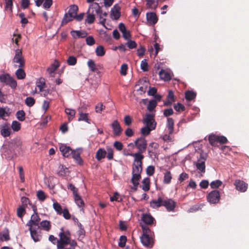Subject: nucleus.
<instances>
[{
  "mask_svg": "<svg viewBox=\"0 0 249 249\" xmlns=\"http://www.w3.org/2000/svg\"><path fill=\"white\" fill-rule=\"evenodd\" d=\"M40 227L42 230L49 231L51 229L50 222L48 220H43L40 223Z\"/></svg>",
  "mask_w": 249,
  "mask_h": 249,
  "instance_id": "nucleus-33",
  "label": "nucleus"
},
{
  "mask_svg": "<svg viewBox=\"0 0 249 249\" xmlns=\"http://www.w3.org/2000/svg\"><path fill=\"white\" fill-rule=\"evenodd\" d=\"M16 75L18 79H23L26 76V73L22 68H19L16 71Z\"/></svg>",
  "mask_w": 249,
  "mask_h": 249,
  "instance_id": "nucleus-41",
  "label": "nucleus"
},
{
  "mask_svg": "<svg viewBox=\"0 0 249 249\" xmlns=\"http://www.w3.org/2000/svg\"><path fill=\"white\" fill-rule=\"evenodd\" d=\"M208 201L211 204L218 203L220 198L219 191L215 190L211 191L207 196Z\"/></svg>",
  "mask_w": 249,
  "mask_h": 249,
  "instance_id": "nucleus-7",
  "label": "nucleus"
},
{
  "mask_svg": "<svg viewBox=\"0 0 249 249\" xmlns=\"http://www.w3.org/2000/svg\"><path fill=\"white\" fill-rule=\"evenodd\" d=\"M154 117V115L152 114L147 113L145 115V117L143 120V123L146 124V126L142 127L141 129V132L142 135L147 136L152 130L155 129L156 123Z\"/></svg>",
  "mask_w": 249,
  "mask_h": 249,
  "instance_id": "nucleus-1",
  "label": "nucleus"
},
{
  "mask_svg": "<svg viewBox=\"0 0 249 249\" xmlns=\"http://www.w3.org/2000/svg\"><path fill=\"white\" fill-rule=\"evenodd\" d=\"M36 211L34 210V213L32 215L31 219L27 223V226H29V228L33 227V226H39L38 223L40 219Z\"/></svg>",
  "mask_w": 249,
  "mask_h": 249,
  "instance_id": "nucleus-13",
  "label": "nucleus"
},
{
  "mask_svg": "<svg viewBox=\"0 0 249 249\" xmlns=\"http://www.w3.org/2000/svg\"><path fill=\"white\" fill-rule=\"evenodd\" d=\"M71 36L74 38H84L87 36L88 33L85 31H71Z\"/></svg>",
  "mask_w": 249,
  "mask_h": 249,
  "instance_id": "nucleus-23",
  "label": "nucleus"
},
{
  "mask_svg": "<svg viewBox=\"0 0 249 249\" xmlns=\"http://www.w3.org/2000/svg\"><path fill=\"white\" fill-rule=\"evenodd\" d=\"M120 7L115 4L111 8L110 11V17L112 19L117 20L120 17Z\"/></svg>",
  "mask_w": 249,
  "mask_h": 249,
  "instance_id": "nucleus-19",
  "label": "nucleus"
},
{
  "mask_svg": "<svg viewBox=\"0 0 249 249\" xmlns=\"http://www.w3.org/2000/svg\"><path fill=\"white\" fill-rule=\"evenodd\" d=\"M141 241L142 245L146 247L152 248L153 246V236L142 235Z\"/></svg>",
  "mask_w": 249,
  "mask_h": 249,
  "instance_id": "nucleus-14",
  "label": "nucleus"
},
{
  "mask_svg": "<svg viewBox=\"0 0 249 249\" xmlns=\"http://www.w3.org/2000/svg\"><path fill=\"white\" fill-rule=\"evenodd\" d=\"M89 68L91 71H95L96 70V65L94 61L92 59H89L87 63Z\"/></svg>",
  "mask_w": 249,
  "mask_h": 249,
  "instance_id": "nucleus-54",
  "label": "nucleus"
},
{
  "mask_svg": "<svg viewBox=\"0 0 249 249\" xmlns=\"http://www.w3.org/2000/svg\"><path fill=\"white\" fill-rule=\"evenodd\" d=\"M146 174L147 175L152 176L155 172V167L153 165L148 166L146 168Z\"/></svg>",
  "mask_w": 249,
  "mask_h": 249,
  "instance_id": "nucleus-64",
  "label": "nucleus"
},
{
  "mask_svg": "<svg viewBox=\"0 0 249 249\" xmlns=\"http://www.w3.org/2000/svg\"><path fill=\"white\" fill-rule=\"evenodd\" d=\"M65 112L66 114L70 115L69 120H70L71 118H73L75 115V110L69 108L65 109Z\"/></svg>",
  "mask_w": 249,
  "mask_h": 249,
  "instance_id": "nucleus-57",
  "label": "nucleus"
},
{
  "mask_svg": "<svg viewBox=\"0 0 249 249\" xmlns=\"http://www.w3.org/2000/svg\"><path fill=\"white\" fill-rule=\"evenodd\" d=\"M60 232L58 234L59 237L58 240V245L57 248L58 249H64L67 245L69 244L71 234L69 231L64 230V228L62 227L60 229Z\"/></svg>",
  "mask_w": 249,
  "mask_h": 249,
  "instance_id": "nucleus-2",
  "label": "nucleus"
},
{
  "mask_svg": "<svg viewBox=\"0 0 249 249\" xmlns=\"http://www.w3.org/2000/svg\"><path fill=\"white\" fill-rule=\"evenodd\" d=\"M142 221L146 225H151L156 221L150 213H143L141 217Z\"/></svg>",
  "mask_w": 249,
  "mask_h": 249,
  "instance_id": "nucleus-18",
  "label": "nucleus"
},
{
  "mask_svg": "<svg viewBox=\"0 0 249 249\" xmlns=\"http://www.w3.org/2000/svg\"><path fill=\"white\" fill-rule=\"evenodd\" d=\"M142 190L145 191L147 192L150 189V179L149 178H144L142 181Z\"/></svg>",
  "mask_w": 249,
  "mask_h": 249,
  "instance_id": "nucleus-39",
  "label": "nucleus"
},
{
  "mask_svg": "<svg viewBox=\"0 0 249 249\" xmlns=\"http://www.w3.org/2000/svg\"><path fill=\"white\" fill-rule=\"evenodd\" d=\"M113 146L118 151H121L123 148V143L119 141H115L113 143Z\"/></svg>",
  "mask_w": 249,
  "mask_h": 249,
  "instance_id": "nucleus-59",
  "label": "nucleus"
},
{
  "mask_svg": "<svg viewBox=\"0 0 249 249\" xmlns=\"http://www.w3.org/2000/svg\"><path fill=\"white\" fill-rule=\"evenodd\" d=\"M210 143L213 146H217L218 143V136L211 134L208 137Z\"/></svg>",
  "mask_w": 249,
  "mask_h": 249,
  "instance_id": "nucleus-37",
  "label": "nucleus"
},
{
  "mask_svg": "<svg viewBox=\"0 0 249 249\" xmlns=\"http://www.w3.org/2000/svg\"><path fill=\"white\" fill-rule=\"evenodd\" d=\"M126 240V237L125 235L121 236L118 243L119 246L121 248H124L125 245Z\"/></svg>",
  "mask_w": 249,
  "mask_h": 249,
  "instance_id": "nucleus-55",
  "label": "nucleus"
},
{
  "mask_svg": "<svg viewBox=\"0 0 249 249\" xmlns=\"http://www.w3.org/2000/svg\"><path fill=\"white\" fill-rule=\"evenodd\" d=\"M127 40L128 41L126 44L130 49H134L137 47V43L135 41L131 40L130 39Z\"/></svg>",
  "mask_w": 249,
  "mask_h": 249,
  "instance_id": "nucleus-62",
  "label": "nucleus"
},
{
  "mask_svg": "<svg viewBox=\"0 0 249 249\" xmlns=\"http://www.w3.org/2000/svg\"><path fill=\"white\" fill-rule=\"evenodd\" d=\"M162 203V206H164L169 212L173 211L175 208V202L172 199L163 198Z\"/></svg>",
  "mask_w": 249,
  "mask_h": 249,
  "instance_id": "nucleus-16",
  "label": "nucleus"
},
{
  "mask_svg": "<svg viewBox=\"0 0 249 249\" xmlns=\"http://www.w3.org/2000/svg\"><path fill=\"white\" fill-rule=\"evenodd\" d=\"M81 154V151L80 149L73 150L71 154L72 158L74 160L75 162L80 165L83 164V160L80 156Z\"/></svg>",
  "mask_w": 249,
  "mask_h": 249,
  "instance_id": "nucleus-15",
  "label": "nucleus"
},
{
  "mask_svg": "<svg viewBox=\"0 0 249 249\" xmlns=\"http://www.w3.org/2000/svg\"><path fill=\"white\" fill-rule=\"evenodd\" d=\"M141 226L142 230V235L153 236V232L150 230L147 226L141 224Z\"/></svg>",
  "mask_w": 249,
  "mask_h": 249,
  "instance_id": "nucleus-31",
  "label": "nucleus"
},
{
  "mask_svg": "<svg viewBox=\"0 0 249 249\" xmlns=\"http://www.w3.org/2000/svg\"><path fill=\"white\" fill-rule=\"evenodd\" d=\"M146 19L148 24L151 25H155L158 21V18L155 13H147Z\"/></svg>",
  "mask_w": 249,
  "mask_h": 249,
  "instance_id": "nucleus-20",
  "label": "nucleus"
},
{
  "mask_svg": "<svg viewBox=\"0 0 249 249\" xmlns=\"http://www.w3.org/2000/svg\"><path fill=\"white\" fill-rule=\"evenodd\" d=\"M142 172V165H135V163H133L132 174L141 175Z\"/></svg>",
  "mask_w": 249,
  "mask_h": 249,
  "instance_id": "nucleus-36",
  "label": "nucleus"
},
{
  "mask_svg": "<svg viewBox=\"0 0 249 249\" xmlns=\"http://www.w3.org/2000/svg\"><path fill=\"white\" fill-rule=\"evenodd\" d=\"M174 121L172 118H168L167 119L166 128L168 133L172 134L174 131Z\"/></svg>",
  "mask_w": 249,
  "mask_h": 249,
  "instance_id": "nucleus-28",
  "label": "nucleus"
},
{
  "mask_svg": "<svg viewBox=\"0 0 249 249\" xmlns=\"http://www.w3.org/2000/svg\"><path fill=\"white\" fill-rule=\"evenodd\" d=\"M105 106L103 105L102 103H98L95 106V112L98 113H101L102 111L105 109Z\"/></svg>",
  "mask_w": 249,
  "mask_h": 249,
  "instance_id": "nucleus-58",
  "label": "nucleus"
},
{
  "mask_svg": "<svg viewBox=\"0 0 249 249\" xmlns=\"http://www.w3.org/2000/svg\"><path fill=\"white\" fill-rule=\"evenodd\" d=\"M53 208L57 212V214H61L62 213V209L61 206L57 202H54L53 203Z\"/></svg>",
  "mask_w": 249,
  "mask_h": 249,
  "instance_id": "nucleus-49",
  "label": "nucleus"
},
{
  "mask_svg": "<svg viewBox=\"0 0 249 249\" xmlns=\"http://www.w3.org/2000/svg\"><path fill=\"white\" fill-rule=\"evenodd\" d=\"M73 196L75 203L79 208H81V210L83 211L85 203L81 196L77 193L74 195Z\"/></svg>",
  "mask_w": 249,
  "mask_h": 249,
  "instance_id": "nucleus-25",
  "label": "nucleus"
},
{
  "mask_svg": "<svg viewBox=\"0 0 249 249\" xmlns=\"http://www.w3.org/2000/svg\"><path fill=\"white\" fill-rule=\"evenodd\" d=\"M0 81L8 85L13 89H15L17 87V82L8 73H4L0 75Z\"/></svg>",
  "mask_w": 249,
  "mask_h": 249,
  "instance_id": "nucleus-4",
  "label": "nucleus"
},
{
  "mask_svg": "<svg viewBox=\"0 0 249 249\" xmlns=\"http://www.w3.org/2000/svg\"><path fill=\"white\" fill-rule=\"evenodd\" d=\"M67 63L70 66H74L77 63V58L73 55L70 56L67 60Z\"/></svg>",
  "mask_w": 249,
  "mask_h": 249,
  "instance_id": "nucleus-48",
  "label": "nucleus"
},
{
  "mask_svg": "<svg viewBox=\"0 0 249 249\" xmlns=\"http://www.w3.org/2000/svg\"><path fill=\"white\" fill-rule=\"evenodd\" d=\"M134 145L140 152H145L147 147V141L143 137L137 138L134 142Z\"/></svg>",
  "mask_w": 249,
  "mask_h": 249,
  "instance_id": "nucleus-6",
  "label": "nucleus"
},
{
  "mask_svg": "<svg viewBox=\"0 0 249 249\" xmlns=\"http://www.w3.org/2000/svg\"><path fill=\"white\" fill-rule=\"evenodd\" d=\"M78 10V7L77 5L75 4L71 5L70 6L68 13H66L64 16L62 20V24H66L68 22L72 20L77 14Z\"/></svg>",
  "mask_w": 249,
  "mask_h": 249,
  "instance_id": "nucleus-3",
  "label": "nucleus"
},
{
  "mask_svg": "<svg viewBox=\"0 0 249 249\" xmlns=\"http://www.w3.org/2000/svg\"><path fill=\"white\" fill-rule=\"evenodd\" d=\"M107 158L108 160H111L113 158V150L111 147H108L107 148Z\"/></svg>",
  "mask_w": 249,
  "mask_h": 249,
  "instance_id": "nucleus-61",
  "label": "nucleus"
},
{
  "mask_svg": "<svg viewBox=\"0 0 249 249\" xmlns=\"http://www.w3.org/2000/svg\"><path fill=\"white\" fill-rule=\"evenodd\" d=\"M174 107L177 111H184L185 109L184 106L179 103L174 104Z\"/></svg>",
  "mask_w": 249,
  "mask_h": 249,
  "instance_id": "nucleus-56",
  "label": "nucleus"
},
{
  "mask_svg": "<svg viewBox=\"0 0 249 249\" xmlns=\"http://www.w3.org/2000/svg\"><path fill=\"white\" fill-rule=\"evenodd\" d=\"M25 113L23 110H20L17 112L16 117L19 121H23L25 120Z\"/></svg>",
  "mask_w": 249,
  "mask_h": 249,
  "instance_id": "nucleus-47",
  "label": "nucleus"
},
{
  "mask_svg": "<svg viewBox=\"0 0 249 249\" xmlns=\"http://www.w3.org/2000/svg\"><path fill=\"white\" fill-rule=\"evenodd\" d=\"M25 213V206H20L17 209V215L20 218H22L24 213Z\"/></svg>",
  "mask_w": 249,
  "mask_h": 249,
  "instance_id": "nucleus-52",
  "label": "nucleus"
},
{
  "mask_svg": "<svg viewBox=\"0 0 249 249\" xmlns=\"http://www.w3.org/2000/svg\"><path fill=\"white\" fill-rule=\"evenodd\" d=\"M157 101L154 100H151L147 105V109L151 111H152L155 107L157 106Z\"/></svg>",
  "mask_w": 249,
  "mask_h": 249,
  "instance_id": "nucleus-50",
  "label": "nucleus"
},
{
  "mask_svg": "<svg viewBox=\"0 0 249 249\" xmlns=\"http://www.w3.org/2000/svg\"><path fill=\"white\" fill-rule=\"evenodd\" d=\"M163 174V183L166 184L170 183L172 178V175L171 174V172L168 170H166Z\"/></svg>",
  "mask_w": 249,
  "mask_h": 249,
  "instance_id": "nucleus-32",
  "label": "nucleus"
},
{
  "mask_svg": "<svg viewBox=\"0 0 249 249\" xmlns=\"http://www.w3.org/2000/svg\"><path fill=\"white\" fill-rule=\"evenodd\" d=\"M38 199L40 201H44L46 198V195L42 190H39L36 193Z\"/></svg>",
  "mask_w": 249,
  "mask_h": 249,
  "instance_id": "nucleus-44",
  "label": "nucleus"
},
{
  "mask_svg": "<svg viewBox=\"0 0 249 249\" xmlns=\"http://www.w3.org/2000/svg\"><path fill=\"white\" fill-rule=\"evenodd\" d=\"M205 158L202 156V155H200V158L198 160L197 162L196 163L197 169L203 173L205 171Z\"/></svg>",
  "mask_w": 249,
  "mask_h": 249,
  "instance_id": "nucleus-21",
  "label": "nucleus"
},
{
  "mask_svg": "<svg viewBox=\"0 0 249 249\" xmlns=\"http://www.w3.org/2000/svg\"><path fill=\"white\" fill-rule=\"evenodd\" d=\"M222 184V182L219 180L216 179L213 180L210 183V186L212 189H217L219 188Z\"/></svg>",
  "mask_w": 249,
  "mask_h": 249,
  "instance_id": "nucleus-46",
  "label": "nucleus"
},
{
  "mask_svg": "<svg viewBox=\"0 0 249 249\" xmlns=\"http://www.w3.org/2000/svg\"><path fill=\"white\" fill-rule=\"evenodd\" d=\"M39 228V226H38L36 228H34L33 227H30L29 228L30 231L31 236L35 242L39 241L41 238L40 231H38Z\"/></svg>",
  "mask_w": 249,
  "mask_h": 249,
  "instance_id": "nucleus-11",
  "label": "nucleus"
},
{
  "mask_svg": "<svg viewBox=\"0 0 249 249\" xmlns=\"http://www.w3.org/2000/svg\"><path fill=\"white\" fill-rule=\"evenodd\" d=\"M87 18L85 19L86 22L89 24L93 23L95 19V15L93 14V13H89L88 11L87 12Z\"/></svg>",
  "mask_w": 249,
  "mask_h": 249,
  "instance_id": "nucleus-40",
  "label": "nucleus"
},
{
  "mask_svg": "<svg viewBox=\"0 0 249 249\" xmlns=\"http://www.w3.org/2000/svg\"><path fill=\"white\" fill-rule=\"evenodd\" d=\"M78 111L79 112V117L78 119V121H85L86 123L90 124V120H89L88 118V113H84L82 112L81 108L80 107L78 108Z\"/></svg>",
  "mask_w": 249,
  "mask_h": 249,
  "instance_id": "nucleus-27",
  "label": "nucleus"
},
{
  "mask_svg": "<svg viewBox=\"0 0 249 249\" xmlns=\"http://www.w3.org/2000/svg\"><path fill=\"white\" fill-rule=\"evenodd\" d=\"M10 114V109L8 107H0V118H3L5 116H8Z\"/></svg>",
  "mask_w": 249,
  "mask_h": 249,
  "instance_id": "nucleus-43",
  "label": "nucleus"
},
{
  "mask_svg": "<svg viewBox=\"0 0 249 249\" xmlns=\"http://www.w3.org/2000/svg\"><path fill=\"white\" fill-rule=\"evenodd\" d=\"M132 178L131 182L133 185V187L132 188V189L136 190L137 189L138 185L139 184V181L141 178V175L132 174Z\"/></svg>",
  "mask_w": 249,
  "mask_h": 249,
  "instance_id": "nucleus-26",
  "label": "nucleus"
},
{
  "mask_svg": "<svg viewBox=\"0 0 249 249\" xmlns=\"http://www.w3.org/2000/svg\"><path fill=\"white\" fill-rule=\"evenodd\" d=\"M35 99L32 97H28L25 100L26 105L29 107H33L35 104Z\"/></svg>",
  "mask_w": 249,
  "mask_h": 249,
  "instance_id": "nucleus-45",
  "label": "nucleus"
},
{
  "mask_svg": "<svg viewBox=\"0 0 249 249\" xmlns=\"http://www.w3.org/2000/svg\"><path fill=\"white\" fill-rule=\"evenodd\" d=\"M59 150L63 156L68 157L72 152L73 150L69 146L65 144H61L59 146Z\"/></svg>",
  "mask_w": 249,
  "mask_h": 249,
  "instance_id": "nucleus-17",
  "label": "nucleus"
},
{
  "mask_svg": "<svg viewBox=\"0 0 249 249\" xmlns=\"http://www.w3.org/2000/svg\"><path fill=\"white\" fill-rule=\"evenodd\" d=\"M95 53L97 56L102 57L105 55L106 51L104 47L102 46H98L95 49Z\"/></svg>",
  "mask_w": 249,
  "mask_h": 249,
  "instance_id": "nucleus-38",
  "label": "nucleus"
},
{
  "mask_svg": "<svg viewBox=\"0 0 249 249\" xmlns=\"http://www.w3.org/2000/svg\"><path fill=\"white\" fill-rule=\"evenodd\" d=\"M88 12L93 13V14H97L99 16L100 18H102V10L99 3L97 2L89 4Z\"/></svg>",
  "mask_w": 249,
  "mask_h": 249,
  "instance_id": "nucleus-9",
  "label": "nucleus"
},
{
  "mask_svg": "<svg viewBox=\"0 0 249 249\" xmlns=\"http://www.w3.org/2000/svg\"><path fill=\"white\" fill-rule=\"evenodd\" d=\"M113 133L115 137H119L123 132L120 124L117 120H114L111 124Z\"/></svg>",
  "mask_w": 249,
  "mask_h": 249,
  "instance_id": "nucleus-10",
  "label": "nucleus"
},
{
  "mask_svg": "<svg viewBox=\"0 0 249 249\" xmlns=\"http://www.w3.org/2000/svg\"><path fill=\"white\" fill-rule=\"evenodd\" d=\"M143 153V152H140L139 151H138V152L135 153H124V154L125 156H130L133 157L134 158V159L133 163H135V165H142V160L144 158L143 155H142V153Z\"/></svg>",
  "mask_w": 249,
  "mask_h": 249,
  "instance_id": "nucleus-8",
  "label": "nucleus"
},
{
  "mask_svg": "<svg viewBox=\"0 0 249 249\" xmlns=\"http://www.w3.org/2000/svg\"><path fill=\"white\" fill-rule=\"evenodd\" d=\"M141 69L143 71H148L149 67L146 59H143L141 63Z\"/></svg>",
  "mask_w": 249,
  "mask_h": 249,
  "instance_id": "nucleus-53",
  "label": "nucleus"
},
{
  "mask_svg": "<svg viewBox=\"0 0 249 249\" xmlns=\"http://www.w3.org/2000/svg\"><path fill=\"white\" fill-rule=\"evenodd\" d=\"M36 86L39 89V91H42L45 86V80L43 77H40L36 82Z\"/></svg>",
  "mask_w": 249,
  "mask_h": 249,
  "instance_id": "nucleus-34",
  "label": "nucleus"
},
{
  "mask_svg": "<svg viewBox=\"0 0 249 249\" xmlns=\"http://www.w3.org/2000/svg\"><path fill=\"white\" fill-rule=\"evenodd\" d=\"M86 43L89 46H92L95 43V40L92 36H89L86 39Z\"/></svg>",
  "mask_w": 249,
  "mask_h": 249,
  "instance_id": "nucleus-63",
  "label": "nucleus"
},
{
  "mask_svg": "<svg viewBox=\"0 0 249 249\" xmlns=\"http://www.w3.org/2000/svg\"><path fill=\"white\" fill-rule=\"evenodd\" d=\"M160 78L164 81H169L171 79V75L170 72L168 71L161 69L159 73Z\"/></svg>",
  "mask_w": 249,
  "mask_h": 249,
  "instance_id": "nucleus-22",
  "label": "nucleus"
},
{
  "mask_svg": "<svg viewBox=\"0 0 249 249\" xmlns=\"http://www.w3.org/2000/svg\"><path fill=\"white\" fill-rule=\"evenodd\" d=\"M185 98L187 101H191L196 97V93L191 90H188L185 92Z\"/></svg>",
  "mask_w": 249,
  "mask_h": 249,
  "instance_id": "nucleus-42",
  "label": "nucleus"
},
{
  "mask_svg": "<svg viewBox=\"0 0 249 249\" xmlns=\"http://www.w3.org/2000/svg\"><path fill=\"white\" fill-rule=\"evenodd\" d=\"M234 185L237 191L243 193L247 191L248 186L247 183L240 179H236L234 182Z\"/></svg>",
  "mask_w": 249,
  "mask_h": 249,
  "instance_id": "nucleus-12",
  "label": "nucleus"
},
{
  "mask_svg": "<svg viewBox=\"0 0 249 249\" xmlns=\"http://www.w3.org/2000/svg\"><path fill=\"white\" fill-rule=\"evenodd\" d=\"M159 148V144L157 142H152L149 143L148 149L147 150H153L156 151V150Z\"/></svg>",
  "mask_w": 249,
  "mask_h": 249,
  "instance_id": "nucleus-60",
  "label": "nucleus"
},
{
  "mask_svg": "<svg viewBox=\"0 0 249 249\" xmlns=\"http://www.w3.org/2000/svg\"><path fill=\"white\" fill-rule=\"evenodd\" d=\"M11 128L14 131H18L21 128V124L18 122L14 121L12 123Z\"/></svg>",
  "mask_w": 249,
  "mask_h": 249,
  "instance_id": "nucleus-51",
  "label": "nucleus"
},
{
  "mask_svg": "<svg viewBox=\"0 0 249 249\" xmlns=\"http://www.w3.org/2000/svg\"><path fill=\"white\" fill-rule=\"evenodd\" d=\"M13 62L18 64L16 66L19 68H22L24 66L25 61L21 50L18 49L15 50V54L13 59Z\"/></svg>",
  "mask_w": 249,
  "mask_h": 249,
  "instance_id": "nucleus-5",
  "label": "nucleus"
},
{
  "mask_svg": "<svg viewBox=\"0 0 249 249\" xmlns=\"http://www.w3.org/2000/svg\"><path fill=\"white\" fill-rule=\"evenodd\" d=\"M107 155V151L104 148H99L96 153L95 158L97 160L100 161L105 158Z\"/></svg>",
  "mask_w": 249,
  "mask_h": 249,
  "instance_id": "nucleus-30",
  "label": "nucleus"
},
{
  "mask_svg": "<svg viewBox=\"0 0 249 249\" xmlns=\"http://www.w3.org/2000/svg\"><path fill=\"white\" fill-rule=\"evenodd\" d=\"M163 198L159 197L157 199H153L150 202V207L153 209H157L160 206H162V202Z\"/></svg>",
  "mask_w": 249,
  "mask_h": 249,
  "instance_id": "nucleus-24",
  "label": "nucleus"
},
{
  "mask_svg": "<svg viewBox=\"0 0 249 249\" xmlns=\"http://www.w3.org/2000/svg\"><path fill=\"white\" fill-rule=\"evenodd\" d=\"M146 6L148 8L151 9H155L158 4V0H146Z\"/></svg>",
  "mask_w": 249,
  "mask_h": 249,
  "instance_id": "nucleus-35",
  "label": "nucleus"
},
{
  "mask_svg": "<svg viewBox=\"0 0 249 249\" xmlns=\"http://www.w3.org/2000/svg\"><path fill=\"white\" fill-rule=\"evenodd\" d=\"M1 135L4 137H7L10 135L11 134V130L9 127V126L5 124L2 125L1 131H0Z\"/></svg>",
  "mask_w": 249,
  "mask_h": 249,
  "instance_id": "nucleus-29",
  "label": "nucleus"
}]
</instances>
